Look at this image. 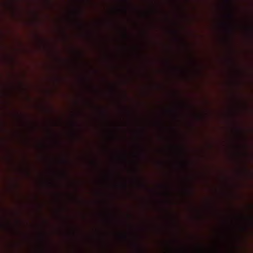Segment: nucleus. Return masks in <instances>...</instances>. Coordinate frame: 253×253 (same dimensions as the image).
Wrapping results in <instances>:
<instances>
[{
	"mask_svg": "<svg viewBox=\"0 0 253 253\" xmlns=\"http://www.w3.org/2000/svg\"><path fill=\"white\" fill-rule=\"evenodd\" d=\"M228 17L230 18V19L232 20L234 18V15L233 14L231 11H230L229 13L228 14Z\"/></svg>",
	"mask_w": 253,
	"mask_h": 253,
	"instance_id": "1",
	"label": "nucleus"
},
{
	"mask_svg": "<svg viewBox=\"0 0 253 253\" xmlns=\"http://www.w3.org/2000/svg\"><path fill=\"white\" fill-rule=\"evenodd\" d=\"M229 31L231 33L233 32V27L231 25V24L229 25Z\"/></svg>",
	"mask_w": 253,
	"mask_h": 253,
	"instance_id": "2",
	"label": "nucleus"
},
{
	"mask_svg": "<svg viewBox=\"0 0 253 253\" xmlns=\"http://www.w3.org/2000/svg\"><path fill=\"white\" fill-rule=\"evenodd\" d=\"M226 3H228V4L229 5V7H230L231 6V1L229 0H225Z\"/></svg>",
	"mask_w": 253,
	"mask_h": 253,
	"instance_id": "3",
	"label": "nucleus"
},
{
	"mask_svg": "<svg viewBox=\"0 0 253 253\" xmlns=\"http://www.w3.org/2000/svg\"><path fill=\"white\" fill-rule=\"evenodd\" d=\"M138 183L142 186H143V187H145L146 185L144 184H143V183H140L139 182H138Z\"/></svg>",
	"mask_w": 253,
	"mask_h": 253,
	"instance_id": "4",
	"label": "nucleus"
},
{
	"mask_svg": "<svg viewBox=\"0 0 253 253\" xmlns=\"http://www.w3.org/2000/svg\"><path fill=\"white\" fill-rule=\"evenodd\" d=\"M124 238H126V235H124Z\"/></svg>",
	"mask_w": 253,
	"mask_h": 253,
	"instance_id": "5",
	"label": "nucleus"
},
{
	"mask_svg": "<svg viewBox=\"0 0 253 253\" xmlns=\"http://www.w3.org/2000/svg\"><path fill=\"white\" fill-rule=\"evenodd\" d=\"M125 0V2H128V1H127V0Z\"/></svg>",
	"mask_w": 253,
	"mask_h": 253,
	"instance_id": "6",
	"label": "nucleus"
},
{
	"mask_svg": "<svg viewBox=\"0 0 253 253\" xmlns=\"http://www.w3.org/2000/svg\"><path fill=\"white\" fill-rule=\"evenodd\" d=\"M238 132L239 133H240V130H238Z\"/></svg>",
	"mask_w": 253,
	"mask_h": 253,
	"instance_id": "7",
	"label": "nucleus"
}]
</instances>
